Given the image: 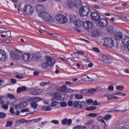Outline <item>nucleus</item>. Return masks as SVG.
Instances as JSON below:
<instances>
[{"label": "nucleus", "instance_id": "57", "mask_svg": "<svg viewBox=\"0 0 129 129\" xmlns=\"http://www.w3.org/2000/svg\"><path fill=\"white\" fill-rule=\"evenodd\" d=\"M60 106L62 107H64L67 105V104L66 102H61L60 103Z\"/></svg>", "mask_w": 129, "mask_h": 129}, {"label": "nucleus", "instance_id": "12", "mask_svg": "<svg viewBox=\"0 0 129 129\" xmlns=\"http://www.w3.org/2000/svg\"><path fill=\"white\" fill-rule=\"evenodd\" d=\"M31 59L35 61H40L41 57L36 54L33 53L32 54Z\"/></svg>", "mask_w": 129, "mask_h": 129}, {"label": "nucleus", "instance_id": "25", "mask_svg": "<svg viewBox=\"0 0 129 129\" xmlns=\"http://www.w3.org/2000/svg\"><path fill=\"white\" fill-rule=\"evenodd\" d=\"M27 105V104L26 102H21L19 104L17 105V108H24L26 107Z\"/></svg>", "mask_w": 129, "mask_h": 129}, {"label": "nucleus", "instance_id": "52", "mask_svg": "<svg viewBox=\"0 0 129 129\" xmlns=\"http://www.w3.org/2000/svg\"><path fill=\"white\" fill-rule=\"evenodd\" d=\"M21 91H26L27 90V88L25 86H23L22 87H21Z\"/></svg>", "mask_w": 129, "mask_h": 129}, {"label": "nucleus", "instance_id": "31", "mask_svg": "<svg viewBox=\"0 0 129 129\" xmlns=\"http://www.w3.org/2000/svg\"><path fill=\"white\" fill-rule=\"evenodd\" d=\"M83 97L82 95L77 94H75V98L77 99H81L83 98Z\"/></svg>", "mask_w": 129, "mask_h": 129}, {"label": "nucleus", "instance_id": "47", "mask_svg": "<svg viewBox=\"0 0 129 129\" xmlns=\"http://www.w3.org/2000/svg\"><path fill=\"white\" fill-rule=\"evenodd\" d=\"M7 95L11 99H14L15 98V96L12 94H10V93H8L7 94Z\"/></svg>", "mask_w": 129, "mask_h": 129}, {"label": "nucleus", "instance_id": "15", "mask_svg": "<svg viewBox=\"0 0 129 129\" xmlns=\"http://www.w3.org/2000/svg\"><path fill=\"white\" fill-rule=\"evenodd\" d=\"M122 36V33L121 32H118L114 35V38L116 40L118 41L121 39Z\"/></svg>", "mask_w": 129, "mask_h": 129}, {"label": "nucleus", "instance_id": "64", "mask_svg": "<svg viewBox=\"0 0 129 129\" xmlns=\"http://www.w3.org/2000/svg\"><path fill=\"white\" fill-rule=\"evenodd\" d=\"M68 105L70 106H71L73 105V102L72 101H70L68 103Z\"/></svg>", "mask_w": 129, "mask_h": 129}, {"label": "nucleus", "instance_id": "44", "mask_svg": "<svg viewBox=\"0 0 129 129\" xmlns=\"http://www.w3.org/2000/svg\"><path fill=\"white\" fill-rule=\"evenodd\" d=\"M87 76L86 75H84L82 76V78L83 80L87 81H89L88 79H87Z\"/></svg>", "mask_w": 129, "mask_h": 129}, {"label": "nucleus", "instance_id": "11", "mask_svg": "<svg viewBox=\"0 0 129 129\" xmlns=\"http://www.w3.org/2000/svg\"><path fill=\"white\" fill-rule=\"evenodd\" d=\"M22 58L23 60L26 62H30L31 59L30 55L29 53H25L22 55Z\"/></svg>", "mask_w": 129, "mask_h": 129}, {"label": "nucleus", "instance_id": "49", "mask_svg": "<svg viewBox=\"0 0 129 129\" xmlns=\"http://www.w3.org/2000/svg\"><path fill=\"white\" fill-rule=\"evenodd\" d=\"M2 108L3 109L7 110L8 109V105H5L4 104L2 105Z\"/></svg>", "mask_w": 129, "mask_h": 129}, {"label": "nucleus", "instance_id": "14", "mask_svg": "<svg viewBox=\"0 0 129 129\" xmlns=\"http://www.w3.org/2000/svg\"><path fill=\"white\" fill-rule=\"evenodd\" d=\"M121 39L122 42L124 46H126L127 44L129 43V37L125 35L122 36Z\"/></svg>", "mask_w": 129, "mask_h": 129}, {"label": "nucleus", "instance_id": "5", "mask_svg": "<svg viewBox=\"0 0 129 129\" xmlns=\"http://www.w3.org/2000/svg\"><path fill=\"white\" fill-rule=\"evenodd\" d=\"M56 18L57 20L60 23H65L68 21L67 17L62 15H57L56 16Z\"/></svg>", "mask_w": 129, "mask_h": 129}, {"label": "nucleus", "instance_id": "51", "mask_svg": "<svg viewBox=\"0 0 129 129\" xmlns=\"http://www.w3.org/2000/svg\"><path fill=\"white\" fill-rule=\"evenodd\" d=\"M74 90L69 88H67L66 92H72Z\"/></svg>", "mask_w": 129, "mask_h": 129}, {"label": "nucleus", "instance_id": "36", "mask_svg": "<svg viewBox=\"0 0 129 129\" xmlns=\"http://www.w3.org/2000/svg\"><path fill=\"white\" fill-rule=\"evenodd\" d=\"M96 109V107L94 106H92L90 107H87L86 108V110L87 111H90L94 110Z\"/></svg>", "mask_w": 129, "mask_h": 129}, {"label": "nucleus", "instance_id": "45", "mask_svg": "<svg viewBox=\"0 0 129 129\" xmlns=\"http://www.w3.org/2000/svg\"><path fill=\"white\" fill-rule=\"evenodd\" d=\"M6 116V114L2 112H0V118H4Z\"/></svg>", "mask_w": 129, "mask_h": 129}, {"label": "nucleus", "instance_id": "33", "mask_svg": "<svg viewBox=\"0 0 129 129\" xmlns=\"http://www.w3.org/2000/svg\"><path fill=\"white\" fill-rule=\"evenodd\" d=\"M67 86L65 85H63L61 87V90L60 91L61 92H66L67 89Z\"/></svg>", "mask_w": 129, "mask_h": 129}, {"label": "nucleus", "instance_id": "46", "mask_svg": "<svg viewBox=\"0 0 129 129\" xmlns=\"http://www.w3.org/2000/svg\"><path fill=\"white\" fill-rule=\"evenodd\" d=\"M42 118H39L38 119H34L31 120V122L34 121V123H37L39 122L40 120H41Z\"/></svg>", "mask_w": 129, "mask_h": 129}, {"label": "nucleus", "instance_id": "28", "mask_svg": "<svg viewBox=\"0 0 129 129\" xmlns=\"http://www.w3.org/2000/svg\"><path fill=\"white\" fill-rule=\"evenodd\" d=\"M42 108L46 111H50L51 110L50 106H44Z\"/></svg>", "mask_w": 129, "mask_h": 129}, {"label": "nucleus", "instance_id": "56", "mask_svg": "<svg viewBox=\"0 0 129 129\" xmlns=\"http://www.w3.org/2000/svg\"><path fill=\"white\" fill-rule=\"evenodd\" d=\"M117 94H118V95H122L123 96H125L126 94L125 93L121 92H118V93H117Z\"/></svg>", "mask_w": 129, "mask_h": 129}, {"label": "nucleus", "instance_id": "61", "mask_svg": "<svg viewBox=\"0 0 129 129\" xmlns=\"http://www.w3.org/2000/svg\"><path fill=\"white\" fill-rule=\"evenodd\" d=\"M51 122L55 124H58L59 123V121L56 120H52Z\"/></svg>", "mask_w": 129, "mask_h": 129}, {"label": "nucleus", "instance_id": "54", "mask_svg": "<svg viewBox=\"0 0 129 129\" xmlns=\"http://www.w3.org/2000/svg\"><path fill=\"white\" fill-rule=\"evenodd\" d=\"M57 103H59L57 102H52L51 103V106L52 107H55Z\"/></svg>", "mask_w": 129, "mask_h": 129}, {"label": "nucleus", "instance_id": "50", "mask_svg": "<svg viewBox=\"0 0 129 129\" xmlns=\"http://www.w3.org/2000/svg\"><path fill=\"white\" fill-rule=\"evenodd\" d=\"M72 56L74 58L78 57V53H75L72 54Z\"/></svg>", "mask_w": 129, "mask_h": 129}, {"label": "nucleus", "instance_id": "38", "mask_svg": "<svg viewBox=\"0 0 129 129\" xmlns=\"http://www.w3.org/2000/svg\"><path fill=\"white\" fill-rule=\"evenodd\" d=\"M25 119H21L17 121V124H21L24 123Z\"/></svg>", "mask_w": 129, "mask_h": 129}, {"label": "nucleus", "instance_id": "62", "mask_svg": "<svg viewBox=\"0 0 129 129\" xmlns=\"http://www.w3.org/2000/svg\"><path fill=\"white\" fill-rule=\"evenodd\" d=\"M6 31V29L3 28H0V33L5 32Z\"/></svg>", "mask_w": 129, "mask_h": 129}, {"label": "nucleus", "instance_id": "30", "mask_svg": "<svg viewBox=\"0 0 129 129\" xmlns=\"http://www.w3.org/2000/svg\"><path fill=\"white\" fill-rule=\"evenodd\" d=\"M31 102L30 104L31 107L34 109H36L38 106V104L35 102Z\"/></svg>", "mask_w": 129, "mask_h": 129}, {"label": "nucleus", "instance_id": "17", "mask_svg": "<svg viewBox=\"0 0 129 129\" xmlns=\"http://www.w3.org/2000/svg\"><path fill=\"white\" fill-rule=\"evenodd\" d=\"M6 58L7 57L5 52L2 50H0V60L4 61Z\"/></svg>", "mask_w": 129, "mask_h": 129}, {"label": "nucleus", "instance_id": "1", "mask_svg": "<svg viewBox=\"0 0 129 129\" xmlns=\"http://www.w3.org/2000/svg\"><path fill=\"white\" fill-rule=\"evenodd\" d=\"M38 16L45 21L50 22H52L53 21V19L49 13L46 12H41L39 14Z\"/></svg>", "mask_w": 129, "mask_h": 129}, {"label": "nucleus", "instance_id": "21", "mask_svg": "<svg viewBox=\"0 0 129 129\" xmlns=\"http://www.w3.org/2000/svg\"><path fill=\"white\" fill-rule=\"evenodd\" d=\"M74 24L76 27H80L83 24V23L80 20H78L74 21Z\"/></svg>", "mask_w": 129, "mask_h": 129}, {"label": "nucleus", "instance_id": "19", "mask_svg": "<svg viewBox=\"0 0 129 129\" xmlns=\"http://www.w3.org/2000/svg\"><path fill=\"white\" fill-rule=\"evenodd\" d=\"M91 33L94 37H98L100 35L99 30L96 28H94L92 31Z\"/></svg>", "mask_w": 129, "mask_h": 129}, {"label": "nucleus", "instance_id": "60", "mask_svg": "<svg viewBox=\"0 0 129 129\" xmlns=\"http://www.w3.org/2000/svg\"><path fill=\"white\" fill-rule=\"evenodd\" d=\"M92 105L94 106H99L100 105V104L97 103V101L95 100L93 103Z\"/></svg>", "mask_w": 129, "mask_h": 129}, {"label": "nucleus", "instance_id": "2", "mask_svg": "<svg viewBox=\"0 0 129 129\" xmlns=\"http://www.w3.org/2000/svg\"><path fill=\"white\" fill-rule=\"evenodd\" d=\"M104 45L106 47L111 48L114 46V41L112 38H107L105 39Z\"/></svg>", "mask_w": 129, "mask_h": 129}, {"label": "nucleus", "instance_id": "4", "mask_svg": "<svg viewBox=\"0 0 129 129\" xmlns=\"http://www.w3.org/2000/svg\"><path fill=\"white\" fill-rule=\"evenodd\" d=\"M23 10V13L27 15H31L33 11V8L29 5L25 6Z\"/></svg>", "mask_w": 129, "mask_h": 129}, {"label": "nucleus", "instance_id": "24", "mask_svg": "<svg viewBox=\"0 0 129 129\" xmlns=\"http://www.w3.org/2000/svg\"><path fill=\"white\" fill-rule=\"evenodd\" d=\"M10 56L14 60L16 59V52L14 50H12L10 52Z\"/></svg>", "mask_w": 129, "mask_h": 129}, {"label": "nucleus", "instance_id": "22", "mask_svg": "<svg viewBox=\"0 0 129 129\" xmlns=\"http://www.w3.org/2000/svg\"><path fill=\"white\" fill-rule=\"evenodd\" d=\"M31 94L33 95H37L39 94V93L38 91L39 89H37L36 88H31Z\"/></svg>", "mask_w": 129, "mask_h": 129}, {"label": "nucleus", "instance_id": "39", "mask_svg": "<svg viewBox=\"0 0 129 129\" xmlns=\"http://www.w3.org/2000/svg\"><path fill=\"white\" fill-rule=\"evenodd\" d=\"M98 114V113H91L88 114V115L90 117H95L97 116Z\"/></svg>", "mask_w": 129, "mask_h": 129}, {"label": "nucleus", "instance_id": "42", "mask_svg": "<svg viewBox=\"0 0 129 129\" xmlns=\"http://www.w3.org/2000/svg\"><path fill=\"white\" fill-rule=\"evenodd\" d=\"M124 88V86H123L119 85L117 86L116 88L118 90H121L123 89Z\"/></svg>", "mask_w": 129, "mask_h": 129}, {"label": "nucleus", "instance_id": "48", "mask_svg": "<svg viewBox=\"0 0 129 129\" xmlns=\"http://www.w3.org/2000/svg\"><path fill=\"white\" fill-rule=\"evenodd\" d=\"M113 95V94H109L107 95H105V96H107L108 97L107 99L108 100H111V99H112V97Z\"/></svg>", "mask_w": 129, "mask_h": 129}, {"label": "nucleus", "instance_id": "40", "mask_svg": "<svg viewBox=\"0 0 129 129\" xmlns=\"http://www.w3.org/2000/svg\"><path fill=\"white\" fill-rule=\"evenodd\" d=\"M104 119V118L101 116H99L98 117V121H100L106 124Z\"/></svg>", "mask_w": 129, "mask_h": 129}, {"label": "nucleus", "instance_id": "10", "mask_svg": "<svg viewBox=\"0 0 129 129\" xmlns=\"http://www.w3.org/2000/svg\"><path fill=\"white\" fill-rule=\"evenodd\" d=\"M98 91L97 89L96 88H91L89 89H84L81 90V93L82 94H84V93L86 92L91 94L94 93Z\"/></svg>", "mask_w": 129, "mask_h": 129}, {"label": "nucleus", "instance_id": "18", "mask_svg": "<svg viewBox=\"0 0 129 129\" xmlns=\"http://www.w3.org/2000/svg\"><path fill=\"white\" fill-rule=\"evenodd\" d=\"M72 122V120L71 119H68L67 118H65L63 119L61 121L62 124L65 125L67 124L68 125H70Z\"/></svg>", "mask_w": 129, "mask_h": 129}, {"label": "nucleus", "instance_id": "7", "mask_svg": "<svg viewBox=\"0 0 129 129\" xmlns=\"http://www.w3.org/2000/svg\"><path fill=\"white\" fill-rule=\"evenodd\" d=\"M99 56L100 58L103 60L104 62L106 63H111L113 61L112 58L103 55H100Z\"/></svg>", "mask_w": 129, "mask_h": 129}, {"label": "nucleus", "instance_id": "34", "mask_svg": "<svg viewBox=\"0 0 129 129\" xmlns=\"http://www.w3.org/2000/svg\"><path fill=\"white\" fill-rule=\"evenodd\" d=\"M94 123V121L92 119H91L88 120L85 123V124L86 125H88L89 124H93Z\"/></svg>", "mask_w": 129, "mask_h": 129}, {"label": "nucleus", "instance_id": "35", "mask_svg": "<svg viewBox=\"0 0 129 129\" xmlns=\"http://www.w3.org/2000/svg\"><path fill=\"white\" fill-rule=\"evenodd\" d=\"M13 124V122L12 121H9L7 122L6 125V127H9L11 126Z\"/></svg>", "mask_w": 129, "mask_h": 129}, {"label": "nucleus", "instance_id": "20", "mask_svg": "<svg viewBox=\"0 0 129 129\" xmlns=\"http://www.w3.org/2000/svg\"><path fill=\"white\" fill-rule=\"evenodd\" d=\"M35 8L36 11L39 12L42 11L44 9L43 6L42 5L40 4L36 5L35 7Z\"/></svg>", "mask_w": 129, "mask_h": 129}, {"label": "nucleus", "instance_id": "3", "mask_svg": "<svg viewBox=\"0 0 129 129\" xmlns=\"http://www.w3.org/2000/svg\"><path fill=\"white\" fill-rule=\"evenodd\" d=\"M90 9L87 6L82 7L79 10L80 14L81 16H87L90 12Z\"/></svg>", "mask_w": 129, "mask_h": 129}, {"label": "nucleus", "instance_id": "58", "mask_svg": "<svg viewBox=\"0 0 129 129\" xmlns=\"http://www.w3.org/2000/svg\"><path fill=\"white\" fill-rule=\"evenodd\" d=\"M100 127L98 126L95 125H93L91 129H100Z\"/></svg>", "mask_w": 129, "mask_h": 129}, {"label": "nucleus", "instance_id": "27", "mask_svg": "<svg viewBox=\"0 0 129 129\" xmlns=\"http://www.w3.org/2000/svg\"><path fill=\"white\" fill-rule=\"evenodd\" d=\"M73 106L76 108H77L78 107H82L81 106V102L77 101H76L74 103Z\"/></svg>", "mask_w": 129, "mask_h": 129}, {"label": "nucleus", "instance_id": "9", "mask_svg": "<svg viewBox=\"0 0 129 129\" xmlns=\"http://www.w3.org/2000/svg\"><path fill=\"white\" fill-rule=\"evenodd\" d=\"M98 23L100 27H105L108 24V20L106 19L100 18L98 20Z\"/></svg>", "mask_w": 129, "mask_h": 129}, {"label": "nucleus", "instance_id": "37", "mask_svg": "<svg viewBox=\"0 0 129 129\" xmlns=\"http://www.w3.org/2000/svg\"><path fill=\"white\" fill-rule=\"evenodd\" d=\"M42 68L44 69H45L47 68L48 66H49L48 64H47V62H44L42 64Z\"/></svg>", "mask_w": 129, "mask_h": 129}, {"label": "nucleus", "instance_id": "32", "mask_svg": "<svg viewBox=\"0 0 129 129\" xmlns=\"http://www.w3.org/2000/svg\"><path fill=\"white\" fill-rule=\"evenodd\" d=\"M76 16L72 14L70 15V20L71 22L73 21L76 19Z\"/></svg>", "mask_w": 129, "mask_h": 129}, {"label": "nucleus", "instance_id": "41", "mask_svg": "<svg viewBox=\"0 0 129 129\" xmlns=\"http://www.w3.org/2000/svg\"><path fill=\"white\" fill-rule=\"evenodd\" d=\"M112 117V116L110 114H108L106 115L104 118L106 120H108Z\"/></svg>", "mask_w": 129, "mask_h": 129}, {"label": "nucleus", "instance_id": "63", "mask_svg": "<svg viewBox=\"0 0 129 129\" xmlns=\"http://www.w3.org/2000/svg\"><path fill=\"white\" fill-rule=\"evenodd\" d=\"M93 6L94 7V8L95 9H100L101 8V7L100 6L98 5H94Z\"/></svg>", "mask_w": 129, "mask_h": 129}, {"label": "nucleus", "instance_id": "6", "mask_svg": "<svg viewBox=\"0 0 129 129\" xmlns=\"http://www.w3.org/2000/svg\"><path fill=\"white\" fill-rule=\"evenodd\" d=\"M45 60L48 64L49 66L52 67L55 63V60L54 58L49 56H46L45 57Z\"/></svg>", "mask_w": 129, "mask_h": 129}, {"label": "nucleus", "instance_id": "16", "mask_svg": "<svg viewBox=\"0 0 129 129\" xmlns=\"http://www.w3.org/2000/svg\"><path fill=\"white\" fill-rule=\"evenodd\" d=\"M42 99L39 97H34L31 98L28 100L29 103H30L31 102H35L37 103L41 100Z\"/></svg>", "mask_w": 129, "mask_h": 129}, {"label": "nucleus", "instance_id": "29", "mask_svg": "<svg viewBox=\"0 0 129 129\" xmlns=\"http://www.w3.org/2000/svg\"><path fill=\"white\" fill-rule=\"evenodd\" d=\"M67 7L69 9L72 8L74 6V4L72 2H68L66 3Z\"/></svg>", "mask_w": 129, "mask_h": 129}, {"label": "nucleus", "instance_id": "26", "mask_svg": "<svg viewBox=\"0 0 129 129\" xmlns=\"http://www.w3.org/2000/svg\"><path fill=\"white\" fill-rule=\"evenodd\" d=\"M114 26L112 25H108L106 28L107 30L109 33H112L114 30Z\"/></svg>", "mask_w": 129, "mask_h": 129}, {"label": "nucleus", "instance_id": "53", "mask_svg": "<svg viewBox=\"0 0 129 129\" xmlns=\"http://www.w3.org/2000/svg\"><path fill=\"white\" fill-rule=\"evenodd\" d=\"M22 53L17 52V59H19L21 57Z\"/></svg>", "mask_w": 129, "mask_h": 129}, {"label": "nucleus", "instance_id": "55", "mask_svg": "<svg viewBox=\"0 0 129 129\" xmlns=\"http://www.w3.org/2000/svg\"><path fill=\"white\" fill-rule=\"evenodd\" d=\"M108 89L110 91H113L114 89V87L112 85H110L108 87Z\"/></svg>", "mask_w": 129, "mask_h": 129}, {"label": "nucleus", "instance_id": "59", "mask_svg": "<svg viewBox=\"0 0 129 129\" xmlns=\"http://www.w3.org/2000/svg\"><path fill=\"white\" fill-rule=\"evenodd\" d=\"M29 111V109L27 108H24L22 109L21 112H28Z\"/></svg>", "mask_w": 129, "mask_h": 129}, {"label": "nucleus", "instance_id": "43", "mask_svg": "<svg viewBox=\"0 0 129 129\" xmlns=\"http://www.w3.org/2000/svg\"><path fill=\"white\" fill-rule=\"evenodd\" d=\"M4 95L0 96V104H1L2 105L4 104L5 103L4 101L2 99V98L4 97Z\"/></svg>", "mask_w": 129, "mask_h": 129}, {"label": "nucleus", "instance_id": "8", "mask_svg": "<svg viewBox=\"0 0 129 129\" xmlns=\"http://www.w3.org/2000/svg\"><path fill=\"white\" fill-rule=\"evenodd\" d=\"M83 25L85 28L90 29L93 27L94 23L89 21H86L83 23Z\"/></svg>", "mask_w": 129, "mask_h": 129}, {"label": "nucleus", "instance_id": "23", "mask_svg": "<svg viewBox=\"0 0 129 129\" xmlns=\"http://www.w3.org/2000/svg\"><path fill=\"white\" fill-rule=\"evenodd\" d=\"M51 94L53 96L55 97L56 99L58 100H59L60 98L61 97L60 93L57 92H52Z\"/></svg>", "mask_w": 129, "mask_h": 129}, {"label": "nucleus", "instance_id": "13", "mask_svg": "<svg viewBox=\"0 0 129 129\" xmlns=\"http://www.w3.org/2000/svg\"><path fill=\"white\" fill-rule=\"evenodd\" d=\"M92 19L95 21L98 20L99 19L100 16L96 12H92L91 15Z\"/></svg>", "mask_w": 129, "mask_h": 129}]
</instances>
